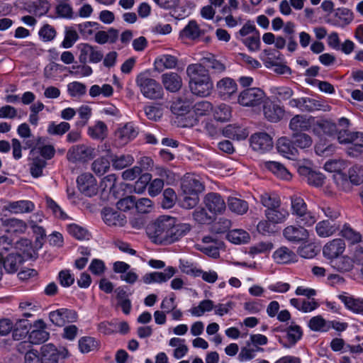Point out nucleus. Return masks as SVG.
<instances>
[{"mask_svg":"<svg viewBox=\"0 0 363 363\" xmlns=\"http://www.w3.org/2000/svg\"><path fill=\"white\" fill-rule=\"evenodd\" d=\"M136 85L143 96L150 100L162 99L164 92L162 85L152 77L150 70H145L135 78Z\"/></svg>","mask_w":363,"mask_h":363,"instance_id":"obj_1","label":"nucleus"},{"mask_svg":"<svg viewBox=\"0 0 363 363\" xmlns=\"http://www.w3.org/2000/svg\"><path fill=\"white\" fill-rule=\"evenodd\" d=\"M216 89L222 99L228 100L237 92L238 84L233 79L226 77L217 82Z\"/></svg>","mask_w":363,"mask_h":363,"instance_id":"obj_10","label":"nucleus"},{"mask_svg":"<svg viewBox=\"0 0 363 363\" xmlns=\"http://www.w3.org/2000/svg\"><path fill=\"white\" fill-rule=\"evenodd\" d=\"M177 64V58L170 55H163L157 57L154 62L155 68L158 72H162L165 69H173Z\"/></svg>","mask_w":363,"mask_h":363,"instance_id":"obj_39","label":"nucleus"},{"mask_svg":"<svg viewBox=\"0 0 363 363\" xmlns=\"http://www.w3.org/2000/svg\"><path fill=\"white\" fill-rule=\"evenodd\" d=\"M204 34L197 22L194 20L190 21L188 24L181 30L180 37L183 38L195 40Z\"/></svg>","mask_w":363,"mask_h":363,"instance_id":"obj_31","label":"nucleus"},{"mask_svg":"<svg viewBox=\"0 0 363 363\" xmlns=\"http://www.w3.org/2000/svg\"><path fill=\"white\" fill-rule=\"evenodd\" d=\"M13 330V337L14 340H18L21 337L25 336L28 331L24 329L20 331L18 329L13 330V324L9 319L5 318L0 320V335L5 336L9 334Z\"/></svg>","mask_w":363,"mask_h":363,"instance_id":"obj_35","label":"nucleus"},{"mask_svg":"<svg viewBox=\"0 0 363 363\" xmlns=\"http://www.w3.org/2000/svg\"><path fill=\"white\" fill-rule=\"evenodd\" d=\"M103 218L108 225H123L125 223V217L110 208H106L103 211Z\"/></svg>","mask_w":363,"mask_h":363,"instance_id":"obj_30","label":"nucleus"},{"mask_svg":"<svg viewBox=\"0 0 363 363\" xmlns=\"http://www.w3.org/2000/svg\"><path fill=\"white\" fill-rule=\"evenodd\" d=\"M270 91L280 101L290 99L294 94V91L289 86H272Z\"/></svg>","mask_w":363,"mask_h":363,"instance_id":"obj_61","label":"nucleus"},{"mask_svg":"<svg viewBox=\"0 0 363 363\" xmlns=\"http://www.w3.org/2000/svg\"><path fill=\"white\" fill-rule=\"evenodd\" d=\"M345 248V244L342 239H335L323 247V253L325 258L333 260L338 257Z\"/></svg>","mask_w":363,"mask_h":363,"instance_id":"obj_18","label":"nucleus"},{"mask_svg":"<svg viewBox=\"0 0 363 363\" xmlns=\"http://www.w3.org/2000/svg\"><path fill=\"white\" fill-rule=\"evenodd\" d=\"M352 143L347 146L346 152L352 157H358L363 154V133L354 132V138H351Z\"/></svg>","mask_w":363,"mask_h":363,"instance_id":"obj_27","label":"nucleus"},{"mask_svg":"<svg viewBox=\"0 0 363 363\" xmlns=\"http://www.w3.org/2000/svg\"><path fill=\"white\" fill-rule=\"evenodd\" d=\"M283 235L288 241L298 243L307 241L309 238V233L300 225L298 226L291 225L284 229Z\"/></svg>","mask_w":363,"mask_h":363,"instance_id":"obj_11","label":"nucleus"},{"mask_svg":"<svg viewBox=\"0 0 363 363\" xmlns=\"http://www.w3.org/2000/svg\"><path fill=\"white\" fill-rule=\"evenodd\" d=\"M201 62L206 69H211L213 74H221L226 69L225 64L211 53H208L203 56L201 59Z\"/></svg>","mask_w":363,"mask_h":363,"instance_id":"obj_23","label":"nucleus"},{"mask_svg":"<svg viewBox=\"0 0 363 363\" xmlns=\"http://www.w3.org/2000/svg\"><path fill=\"white\" fill-rule=\"evenodd\" d=\"M308 326L311 330L315 332H326L330 328V324L321 315L311 318L308 323Z\"/></svg>","mask_w":363,"mask_h":363,"instance_id":"obj_53","label":"nucleus"},{"mask_svg":"<svg viewBox=\"0 0 363 363\" xmlns=\"http://www.w3.org/2000/svg\"><path fill=\"white\" fill-rule=\"evenodd\" d=\"M250 145L255 151L264 153L272 149L273 140L269 134L259 132L251 136Z\"/></svg>","mask_w":363,"mask_h":363,"instance_id":"obj_8","label":"nucleus"},{"mask_svg":"<svg viewBox=\"0 0 363 363\" xmlns=\"http://www.w3.org/2000/svg\"><path fill=\"white\" fill-rule=\"evenodd\" d=\"M50 321L57 326H63L67 323L76 322L78 318L77 313L74 310L60 308L49 313Z\"/></svg>","mask_w":363,"mask_h":363,"instance_id":"obj_7","label":"nucleus"},{"mask_svg":"<svg viewBox=\"0 0 363 363\" xmlns=\"http://www.w3.org/2000/svg\"><path fill=\"white\" fill-rule=\"evenodd\" d=\"M79 51V60L81 63L86 64L98 63L101 61L104 54L96 46H93L88 43H80L77 45Z\"/></svg>","mask_w":363,"mask_h":363,"instance_id":"obj_4","label":"nucleus"},{"mask_svg":"<svg viewBox=\"0 0 363 363\" xmlns=\"http://www.w3.org/2000/svg\"><path fill=\"white\" fill-rule=\"evenodd\" d=\"M21 257L16 253L9 252L5 256L4 268L9 273H13L18 270Z\"/></svg>","mask_w":363,"mask_h":363,"instance_id":"obj_51","label":"nucleus"},{"mask_svg":"<svg viewBox=\"0 0 363 363\" xmlns=\"http://www.w3.org/2000/svg\"><path fill=\"white\" fill-rule=\"evenodd\" d=\"M273 259L278 264H289L296 260V254L286 247H281L273 253Z\"/></svg>","mask_w":363,"mask_h":363,"instance_id":"obj_29","label":"nucleus"},{"mask_svg":"<svg viewBox=\"0 0 363 363\" xmlns=\"http://www.w3.org/2000/svg\"><path fill=\"white\" fill-rule=\"evenodd\" d=\"M337 230L335 225L329 220H322L316 224L315 231L318 236L327 238L333 235Z\"/></svg>","mask_w":363,"mask_h":363,"instance_id":"obj_52","label":"nucleus"},{"mask_svg":"<svg viewBox=\"0 0 363 363\" xmlns=\"http://www.w3.org/2000/svg\"><path fill=\"white\" fill-rule=\"evenodd\" d=\"M40 325H44L43 321H39ZM49 338V333L45 330V325L43 328L39 329H33L28 335V340L32 345H38L43 343Z\"/></svg>","mask_w":363,"mask_h":363,"instance_id":"obj_50","label":"nucleus"},{"mask_svg":"<svg viewBox=\"0 0 363 363\" xmlns=\"http://www.w3.org/2000/svg\"><path fill=\"white\" fill-rule=\"evenodd\" d=\"M284 114V109L277 104H269L264 106V115L269 121L277 123L282 118Z\"/></svg>","mask_w":363,"mask_h":363,"instance_id":"obj_34","label":"nucleus"},{"mask_svg":"<svg viewBox=\"0 0 363 363\" xmlns=\"http://www.w3.org/2000/svg\"><path fill=\"white\" fill-rule=\"evenodd\" d=\"M293 143L297 148L305 149L308 148L313 143L311 137L304 133H296L292 136Z\"/></svg>","mask_w":363,"mask_h":363,"instance_id":"obj_57","label":"nucleus"},{"mask_svg":"<svg viewBox=\"0 0 363 363\" xmlns=\"http://www.w3.org/2000/svg\"><path fill=\"white\" fill-rule=\"evenodd\" d=\"M303 332L300 326L290 325L286 330V338L287 342H282L283 347L290 348L294 346L302 337Z\"/></svg>","mask_w":363,"mask_h":363,"instance_id":"obj_32","label":"nucleus"},{"mask_svg":"<svg viewBox=\"0 0 363 363\" xmlns=\"http://www.w3.org/2000/svg\"><path fill=\"white\" fill-rule=\"evenodd\" d=\"M186 74L189 81L209 79V71L201 62L200 63L189 65L186 68Z\"/></svg>","mask_w":363,"mask_h":363,"instance_id":"obj_26","label":"nucleus"},{"mask_svg":"<svg viewBox=\"0 0 363 363\" xmlns=\"http://www.w3.org/2000/svg\"><path fill=\"white\" fill-rule=\"evenodd\" d=\"M181 189L185 194H196L199 195L204 189V186L199 178L195 175L186 174L182 181Z\"/></svg>","mask_w":363,"mask_h":363,"instance_id":"obj_13","label":"nucleus"},{"mask_svg":"<svg viewBox=\"0 0 363 363\" xmlns=\"http://www.w3.org/2000/svg\"><path fill=\"white\" fill-rule=\"evenodd\" d=\"M79 190L87 196H92L96 194V181L91 173H84L77 179Z\"/></svg>","mask_w":363,"mask_h":363,"instance_id":"obj_12","label":"nucleus"},{"mask_svg":"<svg viewBox=\"0 0 363 363\" xmlns=\"http://www.w3.org/2000/svg\"><path fill=\"white\" fill-rule=\"evenodd\" d=\"M263 349L259 347H250L246 345L245 347L241 348L238 354V360L241 362H248L255 357L257 352H262Z\"/></svg>","mask_w":363,"mask_h":363,"instance_id":"obj_62","label":"nucleus"},{"mask_svg":"<svg viewBox=\"0 0 363 363\" xmlns=\"http://www.w3.org/2000/svg\"><path fill=\"white\" fill-rule=\"evenodd\" d=\"M118 38V31L113 28L108 31L99 30L95 33V41L99 44L113 43Z\"/></svg>","mask_w":363,"mask_h":363,"instance_id":"obj_40","label":"nucleus"},{"mask_svg":"<svg viewBox=\"0 0 363 363\" xmlns=\"http://www.w3.org/2000/svg\"><path fill=\"white\" fill-rule=\"evenodd\" d=\"M214 308L213 301L210 299L201 301L197 306L192 307L189 312L191 315L201 317L204 313L212 311Z\"/></svg>","mask_w":363,"mask_h":363,"instance_id":"obj_54","label":"nucleus"},{"mask_svg":"<svg viewBox=\"0 0 363 363\" xmlns=\"http://www.w3.org/2000/svg\"><path fill=\"white\" fill-rule=\"evenodd\" d=\"M353 18L352 11L347 8H340L335 10L334 14L328 18L327 22L334 26L342 28L350 24Z\"/></svg>","mask_w":363,"mask_h":363,"instance_id":"obj_14","label":"nucleus"},{"mask_svg":"<svg viewBox=\"0 0 363 363\" xmlns=\"http://www.w3.org/2000/svg\"><path fill=\"white\" fill-rule=\"evenodd\" d=\"M259 58L266 67L272 68L273 65L281 60V54L272 49H265L260 53Z\"/></svg>","mask_w":363,"mask_h":363,"instance_id":"obj_46","label":"nucleus"},{"mask_svg":"<svg viewBox=\"0 0 363 363\" xmlns=\"http://www.w3.org/2000/svg\"><path fill=\"white\" fill-rule=\"evenodd\" d=\"M161 78L164 88L170 92L179 91L182 86V78L177 73H165L162 75Z\"/></svg>","mask_w":363,"mask_h":363,"instance_id":"obj_25","label":"nucleus"},{"mask_svg":"<svg viewBox=\"0 0 363 363\" xmlns=\"http://www.w3.org/2000/svg\"><path fill=\"white\" fill-rule=\"evenodd\" d=\"M338 298L349 310L357 313H363L362 299L354 298L352 296H348L346 293L340 294Z\"/></svg>","mask_w":363,"mask_h":363,"instance_id":"obj_33","label":"nucleus"},{"mask_svg":"<svg viewBox=\"0 0 363 363\" xmlns=\"http://www.w3.org/2000/svg\"><path fill=\"white\" fill-rule=\"evenodd\" d=\"M263 167L279 179L289 180L291 178V174L289 170L279 162L264 161Z\"/></svg>","mask_w":363,"mask_h":363,"instance_id":"obj_20","label":"nucleus"},{"mask_svg":"<svg viewBox=\"0 0 363 363\" xmlns=\"http://www.w3.org/2000/svg\"><path fill=\"white\" fill-rule=\"evenodd\" d=\"M34 203L28 200L9 202L4 206L5 210L14 214L30 213L34 210Z\"/></svg>","mask_w":363,"mask_h":363,"instance_id":"obj_22","label":"nucleus"},{"mask_svg":"<svg viewBox=\"0 0 363 363\" xmlns=\"http://www.w3.org/2000/svg\"><path fill=\"white\" fill-rule=\"evenodd\" d=\"M300 172L301 174L306 175L308 184L317 187L323 184L325 177L322 173L311 170L306 167L301 169Z\"/></svg>","mask_w":363,"mask_h":363,"instance_id":"obj_45","label":"nucleus"},{"mask_svg":"<svg viewBox=\"0 0 363 363\" xmlns=\"http://www.w3.org/2000/svg\"><path fill=\"white\" fill-rule=\"evenodd\" d=\"M265 216L269 221L273 223H281L286 220L289 216L288 211L284 208H272L267 209Z\"/></svg>","mask_w":363,"mask_h":363,"instance_id":"obj_42","label":"nucleus"},{"mask_svg":"<svg viewBox=\"0 0 363 363\" xmlns=\"http://www.w3.org/2000/svg\"><path fill=\"white\" fill-rule=\"evenodd\" d=\"M314 123V118L306 115H296L289 122V128L294 133L308 130Z\"/></svg>","mask_w":363,"mask_h":363,"instance_id":"obj_15","label":"nucleus"},{"mask_svg":"<svg viewBox=\"0 0 363 363\" xmlns=\"http://www.w3.org/2000/svg\"><path fill=\"white\" fill-rule=\"evenodd\" d=\"M113 167L116 169H122L134 162V158L130 155H121L114 156L112 160Z\"/></svg>","mask_w":363,"mask_h":363,"instance_id":"obj_60","label":"nucleus"},{"mask_svg":"<svg viewBox=\"0 0 363 363\" xmlns=\"http://www.w3.org/2000/svg\"><path fill=\"white\" fill-rule=\"evenodd\" d=\"M1 224L9 233L21 234L25 233L27 229V225L23 220L15 218L1 219Z\"/></svg>","mask_w":363,"mask_h":363,"instance_id":"obj_28","label":"nucleus"},{"mask_svg":"<svg viewBox=\"0 0 363 363\" xmlns=\"http://www.w3.org/2000/svg\"><path fill=\"white\" fill-rule=\"evenodd\" d=\"M176 270L174 267H169L164 272H154L145 274L143 277V281L146 284L165 282L172 278Z\"/></svg>","mask_w":363,"mask_h":363,"instance_id":"obj_16","label":"nucleus"},{"mask_svg":"<svg viewBox=\"0 0 363 363\" xmlns=\"http://www.w3.org/2000/svg\"><path fill=\"white\" fill-rule=\"evenodd\" d=\"M172 226L173 217L163 216L148 228V233L155 242L168 244Z\"/></svg>","mask_w":363,"mask_h":363,"instance_id":"obj_2","label":"nucleus"},{"mask_svg":"<svg viewBox=\"0 0 363 363\" xmlns=\"http://www.w3.org/2000/svg\"><path fill=\"white\" fill-rule=\"evenodd\" d=\"M67 229L69 235L79 240H88L91 238V233L88 230L77 224H69L67 225Z\"/></svg>","mask_w":363,"mask_h":363,"instance_id":"obj_48","label":"nucleus"},{"mask_svg":"<svg viewBox=\"0 0 363 363\" xmlns=\"http://www.w3.org/2000/svg\"><path fill=\"white\" fill-rule=\"evenodd\" d=\"M87 134L94 140H103L107 136L108 127L104 122L97 121L94 125L88 128Z\"/></svg>","mask_w":363,"mask_h":363,"instance_id":"obj_36","label":"nucleus"},{"mask_svg":"<svg viewBox=\"0 0 363 363\" xmlns=\"http://www.w3.org/2000/svg\"><path fill=\"white\" fill-rule=\"evenodd\" d=\"M277 149L278 152L284 157L291 159L296 156L298 150L293 143L286 137L280 138L277 143Z\"/></svg>","mask_w":363,"mask_h":363,"instance_id":"obj_21","label":"nucleus"},{"mask_svg":"<svg viewBox=\"0 0 363 363\" xmlns=\"http://www.w3.org/2000/svg\"><path fill=\"white\" fill-rule=\"evenodd\" d=\"M242 43L251 52H256L260 49V35L259 31H255L252 36L242 39Z\"/></svg>","mask_w":363,"mask_h":363,"instance_id":"obj_63","label":"nucleus"},{"mask_svg":"<svg viewBox=\"0 0 363 363\" xmlns=\"http://www.w3.org/2000/svg\"><path fill=\"white\" fill-rule=\"evenodd\" d=\"M65 357L52 344H46L41 347V363H58L60 356Z\"/></svg>","mask_w":363,"mask_h":363,"instance_id":"obj_24","label":"nucleus"},{"mask_svg":"<svg viewBox=\"0 0 363 363\" xmlns=\"http://www.w3.org/2000/svg\"><path fill=\"white\" fill-rule=\"evenodd\" d=\"M96 155L95 149L90 146L82 144L72 146L67 152L68 160L76 162H86L94 158Z\"/></svg>","mask_w":363,"mask_h":363,"instance_id":"obj_5","label":"nucleus"},{"mask_svg":"<svg viewBox=\"0 0 363 363\" xmlns=\"http://www.w3.org/2000/svg\"><path fill=\"white\" fill-rule=\"evenodd\" d=\"M70 128V125L67 122H60L56 123L54 121L49 123L47 128V132L51 135H62L67 132Z\"/></svg>","mask_w":363,"mask_h":363,"instance_id":"obj_58","label":"nucleus"},{"mask_svg":"<svg viewBox=\"0 0 363 363\" xmlns=\"http://www.w3.org/2000/svg\"><path fill=\"white\" fill-rule=\"evenodd\" d=\"M296 222L301 226H312L316 221L317 217L313 212L307 210L304 213L298 216L296 218Z\"/></svg>","mask_w":363,"mask_h":363,"instance_id":"obj_64","label":"nucleus"},{"mask_svg":"<svg viewBox=\"0 0 363 363\" xmlns=\"http://www.w3.org/2000/svg\"><path fill=\"white\" fill-rule=\"evenodd\" d=\"M228 240L237 245L247 243L250 236L249 233L242 229H235L229 231L227 234Z\"/></svg>","mask_w":363,"mask_h":363,"instance_id":"obj_47","label":"nucleus"},{"mask_svg":"<svg viewBox=\"0 0 363 363\" xmlns=\"http://www.w3.org/2000/svg\"><path fill=\"white\" fill-rule=\"evenodd\" d=\"M110 168V162L108 158L101 157L95 160L91 164V169L97 176H102Z\"/></svg>","mask_w":363,"mask_h":363,"instance_id":"obj_55","label":"nucleus"},{"mask_svg":"<svg viewBox=\"0 0 363 363\" xmlns=\"http://www.w3.org/2000/svg\"><path fill=\"white\" fill-rule=\"evenodd\" d=\"M191 230V227L186 223L176 224V220L173 218V226L170 230L168 244L174 242L184 236Z\"/></svg>","mask_w":363,"mask_h":363,"instance_id":"obj_37","label":"nucleus"},{"mask_svg":"<svg viewBox=\"0 0 363 363\" xmlns=\"http://www.w3.org/2000/svg\"><path fill=\"white\" fill-rule=\"evenodd\" d=\"M138 130L131 123L119 128L116 132V138L120 145H125L138 135Z\"/></svg>","mask_w":363,"mask_h":363,"instance_id":"obj_17","label":"nucleus"},{"mask_svg":"<svg viewBox=\"0 0 363 363\" xmlns=\"http://www.w3.org/2000/svg\"><path fill=\"white\" fill-rule=\"evenodd\" d=\"M248 134L249 133L245 128L236 125H228L223 130V135L225 137L238 140H245Z\"/></svg>","mask_w":363,"mask_h":363,"instance_id":"obj_38","label":"nucleus"},{"mask_svg":"<svg viewBox=\"0 0 363 363\" xmlns=\"http://www.w3.org/2000/svg\"><path fill=\"white\" fill-rule=\"evenodd\" d=\"M350 182L354 185L363 183V165L354 164L348 170Z\"/></svg>","mask_w":363,"mask_h":363,"instance_id":"obj_59","label":"nucleus"},{"mask_svg":"<svg viewBox=\"0 0 363 363\" xmlns=\"http://www.w3.org/2000/svg\"><path fill=\"white\" fill-rule=\"evenodd\" d=\"M265 96V93L260 88H248L240 93L238 102L242 106H259L264 102Z\"/></svg>","mask_w":363,"mask_h":363,"instance_id":"obj_3","label":"nucleus"},{"mask_svg":"<svg viewBox=\"0 0 363 363\" xmlns=\"http://www.w3.org/2000/svg\"><path fill=\"white\" fill-rule=\"evenodd\" d=\"M228 205L229 209L238 215H243L246 213L249 209V206L246 201L236 197L229 198Z\"/></svg>","mask_w":363,"mask_h":363,"instance_id":"obj_44","label":"nucleus"},{"mask_svg":"<svg viewBox=\"0 0 363 363\" xmlns=\"http://www.w3.org/2000/svg\"><path fill=\"white\" fill-rule=\"evenodd\" d=\"M289 106L291 108H296L302 111H313L315 110H320V104L313 99L309 97H301L298 99H292L289 101ZM323 110L330 111V107L328 105L324 106Z\"/></svg>","mask_w":363,"mask_h":363,"instance_id":"obj_6","label":"nucleus"},{"mask_svg":"<svg viewBox=\"0 0 363 363\" xmlns=\"http://www.w3.org/2000/svg\"><path fill=\"white\" fill-rule=\"evenodd\" d=\"M214 118L220 122H225L230 119L232 111L230 106L220 104L213 109Z\"/></svg>","mask_w":363,"mask_h":363,"instance_id":"obj_49","label":"nucleus"},{"mask_svg":"<svg viewBox=\"0 0 363 363\" xmlns=\"http://www.w3.org/2000/svg\"><path fill=\"white\" fill-rule=\"evenodd\" d=\"M332 267L339 272H349L353 267L352 260L347 257H338L331 260Z\"/></svg>","mask_w":363,"mask_h":363,"instance_id":"obj_56","label":"nucleus"},{"mask_svg":"<svg viewBox=\"0 0 363 363\" xmlns=\"http://www.w3.org/2000/svg\"><path fill=\"white\" fill-rule=\"evenodd\" d=\"M206 208L213 214H221L226 208V204L223 197L218 193L210 192L203 198Z\"/></svg>","mask_w":363,"mask_h":363,"instance_id":"obj_9","label":"nucleus"},{"mask_svg":"<svg viewBox=\"0 0 363 363\" xmlns=\"http://www.w3.org/2000/svg\"><path fill=\"white\" fill-rule=\"evenodd\" d=\"M189 87L192 94L200 96H207L213 89V83L211 78L189 81Z\"/></svg>","mask_w":363,"mask_h":363,"instance_id":"obj_19","label":"nucleus"},{"mask_svg":"<svg viewBox=\"0 0 363 363\" xmlns=\"http://www.w3.org/2000/svg\"><path fill=\"white\" fill-rule=\"evenodd\" d=\"M191 101L186 96L178 97L173 101L171 110L174 114L184 115L190 110Z\"/></svg>","mask_w":363,"mask_h":363,"instance_id":"obj_41","label":"nucleus"},{"mask_svg":"<svg viewBox=\"0 0 363 363\" xmlns=\"http://www.w3.org/2000/svg\"><path fill=\"white\" fill-rule=\"evenodd\" d=\"M169 345L175 347L173 352V356L177 359L184 357L189 351L188 347L185 344L184 339L172 337L169 341Z\"/></svg>","mask_w":363,"mask_h":363,"instance_id":"obj_43","label":"nucleus"}]
</instances>
